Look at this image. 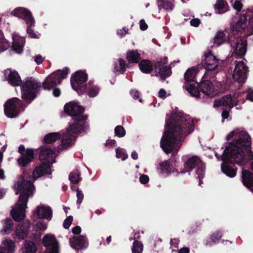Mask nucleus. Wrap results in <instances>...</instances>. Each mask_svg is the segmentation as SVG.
<instances>
[{"label":"nucleus","instance_id":"nucleus-1","mask_svg":"<svg viewBox=\"0 0 253 253\" xmlns=\"http://www.w3.org/2000/svg\"><path fill=\"white\" fill-rule=\"evenodd\" d=\"M226 139L231 141L228 146L222 152L221 154L214 152L218 160L223 161L221 165L222 172L231 178L236 175V169L233 168L227 163H235L243 166L253 159V153L251 149V138L249 134L241 128H236L229 132Z\"/></svg>","mask_w":253,"mask_h":253},{"label":"nucleus","instance_id":"nucleus-2","mask_svg":"<svg viewBox=\"0 0 253 253\" xmlns=\"http://www.w3.org/2000/svg\"><path fill=\"white\" fill-rule=\"evenodd\" d=\"M194 122L188 115L177 112L166 118L165 132L161 146L167 153H177L184 138L193 131Z\"/></svg>","mask_w":253,"mask_h":253},{"label":"nucleus","instance_id":"nucleus-3","mask_svg":"<svg viewBox=\"0 0 253 253\" xmlns=\"http://www.w3.org/2000/svg\"><path fill=\"white\" fill-rule=\"evenodd\" d=\"M65 112L71 116L75 123L70 124L66 133L63 135L61 144L55 151L66 149L72 146L78 134L84 130L86 116L83 114L84 108L76 102H70L64 106Z\"/></svg>","mask_w":253,"mask_h":253},{"label":"nucleus","instance_id":"nucleus-4","mask_svg":"<svg viewBox=\"0 0 253 253\" xmlns=\"http://www.w3.org/2000/svg\"><path fill=\"white\" fill-rule=\"evenodd\" d=\"M14 188L16 194H20L18 201L11 211V214L15 221H20L25 217L29 198L33 195L35 189L33 183L30 180L25 181L22 176L15 182Z\"/></svg>","mask_w":253,"mask_h":253},{"label":"nucleus","instance_id":"nucleus-5","mask_svg":"<svg viewBox=\"0 0 253 253\" xmlns=\"http://www.w3.org/2000/svg\"><path fill=\"white\" fill-rule=\"evenodd\" d=\"M4 79L13 86L21 85V96L26 102H31L37 96L40 84L32 77L27 78L23 82L18 72L10 68L3 72Z\"/></svg>","mask_w":253,"mask_h":253},{"label":"nucleus","instance_id":"nucleus-6","mask_svg":"<svg viewBox=\"0 0 253 253\" xmlns=\"http://www.w3.org/2000/svg\"><path fill=\"white\" fill-rule=\"evenodd\" d=\"M11 14L14 16L22 19L26 23L27 29V32L30 37L39 39L41 34L35 32L32 28L35 26V21L32 12L28 9L19 7L15 8L12 12Z\"/></svg>","mask_w":253,"mask_h":253},{"label":"nucleus","instance_id":"nucleus-7","mask_svg":"<svg viewBox=\"0 0 253 253\" xmlns=\"http://www.w3.org/2000/svg\"><path fill=\"white\" fill-rule=\"evenodd\" d=\"M194 169H196V174L199 179V184L202 183L201 179L205 175V165L203 163L200 158L197 156H193L189 157L184 163V169L180 173H184L188 172L190 174V172Z\"/></svg>","mask_w":253,"mask_h":253},{"label":"nucleus","instance_id":"nucleus-8","mask_svg":"<svg viewBox=\"0 0 253 253\" xmlns=\"http://www.w3.org/2000/svg\"><path fill=\"white\" fill-rule=\"evenodd\" d=\"M208 77L202 79V82L199 87H200L201 91L205 95L210 98L213 97L217 95L219 92H223L225 90V85L220 82H215L214 83H211L208 80Z\"/></svg>","mask_w":253,"mask_h":253},{"label":"nucleus","instance_id":"nucleus-9","mask_svg":"<svg viewBox=\"0 0 253 253\" xmlns=\"http://www.w3.org/2000/svg\"><path fill=\"white\" fill-rule=\"evenodd\" d=\"M219 60L211 52H205L202 65L206 72L203 76V78H206L207 76L213 77L219 71Z\"/></svg>","mask_w":253,"mask_h":253},{"label":"nucleus","instance_id":"nucleus-10","mask_svg":"<svg viewBox=\"0 0 253 253\" xmlns=\"http://www.w3.org/2000/svg\"><path fill=\"white\" fill-rule=\"evenodd\" d=\"M197 73V71L195 68L189 69L185 73L184 78L186 81L185 87L190 95L196 98L201 95L198 88V83L194 80Z\"/></svg>","mask_w":253,"mask_h":253},{"label":"nucleus","instance_id":"nucleus-11","mask_svg":"<svg viewBox=\"0 0 253 253\" xmlns=\"http://www.w3.org/2000/svg\"><path fill=\"white\" fill-rule=\"evenodd\" d=\"M69 73V69L64 68L62 70H57L49 75L42 83L43 88L50 90L57 84H60L62 80L66 78Z\"/></svg>","mask_w":253,"mask_h":253},{"label":"nucleus","instance_id":"nucleus-12","mask_svg":"<svg viewBox=\"0 0 253 253\" xmlns=\"http://www.w3.org/2000/svg\"><path fill=\"white\" fill-rule=\"evenodd\" d=\"M240 95V93L237 92L234 94L232 97L230 95H227L221 98L216 99L214 102L213 106L214 107H222L223 108L230 109L234 106L245 102L244 99L241 100H238Z\"/></svg>","mask_w":253,"mask_h":253},{"label":"nucleus","instance_id":"nucleus-13","mask_svg":"<svg viewBox=\"0 0 253 253\" xmlns=\"http://www.w3.org/2000/svg\"><path fill=\"white\" fill-rule=\"evenodd\" d=\"M87 79V74L83 71H77L72 75L71 79V84L73 89L79 94L86 91V85L83 84Z\"/></svg>","mask_w":253,"mask_h":253},{"label":"nucleus","instance_id":"nucleus-14","mask_svg":"<svg viewBox=\"0 0 253 253\" xmlns=\"http://www.w3.org/2000/svg\"><path fill=\"white\" fill-rule=\"evenodd\" d=\"M21 105L20 100L17 97H13L8 100L4 104L5 115L10 118L17 117L20 112Z\"/></svg>","mask_w":253,"mask_h":253},{"label":"nucleus","instance_id":"nucleus-15","mask_svg":"<svg viewBox=\"0 0 253 253\" xmlns=\"http://www.w3.org/2000/svg\"><path fill=\"white\" fill-rule=\"evenodd\" d=\"M167 58L164 57L159 60L154 66L155 76L162 80L170 76L171 74L170 67L167 65Z\"/></svg>","mask_w":253,"mask_h":253},{"label":"nucleus","instance_id":"nucleus-16","mask_svg":"<svg viewBox=\"0 0 253 253\" xmlns=\"http://www.w3.org/2000/svg\"><path fill=\"white\" fill-rule=\"evenodd\" d=\"M231 47L232 54L242 57L244 56L247 51V41L245 38L243 37L238 38L235 41H233L231 39Z\"/></svg>","mask_w":253,"mask_h":253},{"label":"nucleus","instance_id":"nucleus-17","mask_svg":"<svg viewBox=\"0 0 253 253\" xmlns=\"http://www.w3.org/2000/svg\"><path fill=\"white\" fill-rule=\"evenodd\" d=\"M247 20L246 12L235 18L231 24V28L233 32L241 33L246 30L248 32Z\"/></svg>","mask_w":253,"mask_h":253},{"label":"nucleus","instance_id":"nucleus-18","mask_svg":"<svg viewBox=\"0 0 253 253\" xmlns=\"http://www.w3.org/2000/svg\"><path fill=\"white\" fill-rule=\"evenodd\" d=\"M247 67L243 61L236 63V66L232 75L233 79L239 83H244L247 79L246 73Z\"/></svg>","mask_w":253,"mask_h":253},{"label":"nucleus","instance_id":"nucleus-19","mask_svg":"<svg viewBox=\"0 0 253 253\" xmlns=\"http://www.w3.org/2000/svg\"><path fill=\"white\" fill-rule=\"evenodd\" d=\"M42 241L46 248L45 253H59V244L54 235L47 234L43 237Z\"/></svg>","mask_w":253,"mask_h":253},{"label":"nucleus","instance_id":"nucleus-20","mask_svg":"<svg viewBox=\"0 0 253 253\" xmlns=\"http://www.w3.org/2000/svg\"><path fill=\"white\" fill-rule=\"evenodd\" d=\"M24 147L20 145L19 147V152L21 154V157L17 160L20 167H25L30 163L34 158V151L32 149H27L24 152Z\"/></svg>","mask_w":253,"mask_h":253},{"label":"nucleus","instance_id":"nucleus-21","mask_svg":"<svg viewBox=\"0 0 253 253\" xmlns=\"http://www.w3.org/2000/svg\"><path fill=\"white\" fill-rule=\"evenodd\" d=\"M34 216L39 219H45L50 220L52 218V211L49 206L41 204L37 207L34 211Z\"/></svg>","mask_w":253,"mask_h":253},{"label":"nucleus","instance_id":"nucleus-22","mask_svg":"<svg viewBox=\"0 0 253 253\" xmlns=\"http://www.w3.org/2000/svg\"><path fill=\"white\" fill-rule=\"evenodd\" d=\"M30 226V222L28 220L24 221L22 224H18L15 230L13 237L16 240H23L26 238L28 234V230Z\"/></svg>","mask_w":253,"mask_h":253},{"label":"nucleus","instance_id":"nucleus-23","mask_svg":"<svg viewBox=\"0 0 253 253\" xmlns=\"http://www.w3.org/2000/svg\"><path fill=\"white\" fill-rule=\"evenodd\" d=\"M69 243L72 248L77 250L86 248L88 244L86 237L83 235L70 238Z\"/></svg>","mask_w":253,"mask_h":253},{"label":"nucleus","instance_id":"nucleus-24","mask_svg":"<svg viewBox=\"0 0 253 253\" xmlns=\"http://www.w3.org/2000/svg\"><path fill=\"white\" fill-rule=\"evenodd\" d=\"M39 158L41 162L51 166L55 163V152L49 148H43L41 151Z\"/></svg>","mask_w":253,"mask_h":253},{"label":"nucleus","instance_id":"nucleus-25","mask_svg":"<svg viewBox=\"0 0 253 253\" xmlns=\"http://www.w3.org/2000/svg\"><path fill=\"white\" fill-rule=\"evenodd\" d=\"M51 174L50 166L42 162V164L36 167L33 172V177L36 179L44 175Z\"/></svg>","mask_w":253,"mask_h":253},{"label":"nucleus","instance_id":"nucleus-26","mask_svg":"<svg viewBox=\"0 0 253 253\" xmlns=\"http://www.w3.org/2000/svg\"><path fill=\"white\" fill-rule=\"evenodd\" d=\"M12 50L17 53H21L23 50V47L25 42L24 38L19 36L17 33H14L12 35Z\"/></svg>","mask_w":253,"mask_h":253},{"label":"nucleus","instance_id":"nucleus-27","mask_svg":"<svg viewBox=\"0 0 253 253\" xmlns=\"http://www.w3.org/2000/svg\"><path fill=\"white\" fill-rule=\"evenodd\" d=\"M242 181L244 185L248 188H251L253 193V189L251 188L253 186V173L249 170H243Z\"/></svg>","mask_w":253,"mask_h":253},{"label":"nucleus","instance_id":"nucleus-28","mask_svg":"<svg viewBox=\"0 0 253 253\" xmlns=\"http://www.w3.org/2000/svg\"><path fill=\"white\" fill-rule=\"evenodd\" d=\"M127 68V64L125 60L119 58L114 61L113 72L116 75L123 74Z\"/></svg>","mask_w":253,"mask_h":253},{"label":"nucleus","instance_id":"nucleus-29","mask_svg":"<svg viewBox=\"0 0 253 253\" xmlns=\"http://www.w3.org/2000/svg\"><path fill=\"white\" fill-rule=\"evenodd\" d=\"M14 242L11 240H5L0 247V253H14Z\"/></svg>","mask_w":253,"mask_h":253},{"label":"nucleus","instance_id":"nucleus-30","mask_svg":"<svg viewBox=\"0 0 253 253\" xmlns=\"http://www.w3.org/2000/svg\"><path fill=\"white\" fill-rule=\"evenodd\" d=\"M159 170L161 173L167 176L175 171L178 173H180L176 169H173L168 161L162 162L159 164Z\"/></svg>","mask_w":253,"mask_h":253},{"label":"nucleus","instance_id":"nucleus-31","mask_svg":"<svg viewBox=\"0 0 253 253\" xmlns=\"http://www.w3.org/2000/svg\"><path fill=\"white\" fill-rule=\"evenodd\" d=\"M222 236V233L219 230L213 232L209 239L205 241V244L207 246H211L213 244H217Z\"/></svg>","mask_w":253,"mask_h":253},{"label":"nucleus","instance_id":"nucleus-32","mask_svg":"<svg viewBox=\"0 0 253 253\" xmlns=\"http://www.w3.org/2000/svg\"><path fill=\"white\" fill-rule=\"evenodd\" d=\"M21 250L22 253H36L37 246L34 242L26 240L23 243Z\"/></svg>","mask_w":253,"mask_h":253},{"label":"nucleus","instance_id":"nucleus-33","mask_svg":"<svg viewBox=\"0 0 253 253\" xmlns=\"http://www.w3.org/2000/svg\"><path fill=\"white\" fill-rule=\"evenodd\" d=\"M216 13L221 14L228 10L227 2L224 0H217L214 5Z\"/></svg>","mask_w":253,"mask_h":253},{"label":"nucleus","instance_id":"nucleus-34","mask_svg":"<svg viewBox=\"0 0 253 253\" xmlns=\"http://www.w3.org/2000/svg\"><path fill=\"white\" fill-rule=\"evenodd\" d=\"M139 66L141 71L145 74L150 73L153 69L152 63L148 60H142L139 63Z\"/></svg>","mask_w":253,"mask_h":253},{"label":"nucleus","instance_id":"nucleus-35","mask_svg":"<svg viewBox=\"0 0 253 253\" xmlns=\"http://www.w3.org/2000/svg\"><path fill=\"white\" fill-rule=\"evenodd\" d=\"M61 134L59 132H52L45 135L43 138V141L46 144H51L59 139Z\"/></svg>","mask_w":253,"mask_h":253},{"label":"nucleus","instance_id":"nucleus-36","mask_svg":"<svg viewBox=\"0 0 253 253\" xmlns=\"http://www.w3.org/2000/svg\"><path fill=\"white\" fill-rule=\"evenodd\" d=\"M3 228L1 232L3 234H8L11 232L13 229V223L10 219H5L2 221Z\"/></svg>","mask_w":253,"mask_h":253},{"label":"nucleus","instance_id":"nucleus-37","mask_svg":"<svg viewBox=\"0 0 253 253\" xmlns=\"http://www.w3.org/2000/svg\"><path fill=\"white\" fill-rule=\"evenodd\" d=\"M126 58L129 62L137 63L140 60V55L137 50H131L127 52Z\"/></svg>","mask_w":253,"mask_h":253},{"label":"nucleus","instance_id":"nucleus-38","mask_svg":"<svg viewBox=\"0 0 253 253\" xmlns=\"http://www.w3.org/2000/svg\"><path fill=\"white\" fill-rule=\"evenodd\" d=\"M159 6H161L163 8L167 11H172L175 6V0H161Z\"/></svg>","mask_w":253,"mask_h":253},{"label":"nucleus","instance_id":"nucleus-39","mask_svg":"<svg viewBox=\"0 0 253 253\" xmlns=\"http://www.w3.org/2000/svg\"><path fill=\"white\" fill-rule=\"evenodd\" d=\"M86 91H87L88 95L90 97H94L98 95L100 91V88L98 86L93 85L90 82H89L88 86H86Z\"/></svg>","mask_w":253,"mask_h":253},{"label":"nucleus","instance_id":"nucleus-40","mask_svg":"<svg viewBox=\"0 0 253 253\" xmlns=\"http://www.w3.org/2000/svg\"><path fill=\"white\" fill-rule=\"evenodd\" d=\"M227 35L223 31H218L214 38V43L217 45H220L225 41Z\"/></svg>","mask_w":253,"mask_h":253},{"label":"nucleus","instance_id":"nucleus-41","mask_svg":"<svg viewBox=\"0 0 253 253\" xmlns=\"http://www.w3.org/2000/svg\"><path fill=\"white\" fill-rule=\"evenodd\" d=\"M247 18H249L248 25V32L253 34V7L249 8L246 10Z\"/></svg>","mask_w":253,"mask_h":253},{"label":"nucleus","instance_id":"nucleus-42","mask_svg":"<svg viewBox=\"0 0 253 253\" xmlns=\"http://www.w3.org/2000/svg\"><path fill=\"white\" fill-rule=\"evenodd\" d=\"M143 250V245L141 242L134 240L131 248L132 253H142Z\"/></svg>","mask_w":253,"mask_h":253},{"label":"nucleus","instance_id":"nucleus-43","mask_svg":"<svg viewBox=\"0 0 253 253\" xmlns=\"http://www.w3.org/2000/svg\"><path fill=\"white\" fill-rule=\"evenodd\" d=\"M9 46V42L3 37L2 35H0V52L7 50Z\"/></svg>","mask_w":253,"mask_h":253},{"label":"nucleus","instance_id":"nucleus-44","mask_svg":"<svg viewBox=\"0 0 253 253\" xmlns=\"http://www.w3.org/2000/svg\"><path fill=\"white\" fill-rule=\"evenodd\" d=\"M80 174L78 170H76L75 172H71L69 174V179L70 181L73 183H77L79 181H80L82 179V178L80 176Z\"/></svg>","mask_w":253,"mask_h":253},{"label":"nucleus","instance_id":"nucleus-45","mask_svg":"<svg viewBox=\"0 0 253 253\" xmlns=\"http://www.w3.org/2000/svg\"><path fill=\"white\" fill-rule=\"evenodd\" d=\"M116 157L117 158H120L122 161L126 160L128 157L125 150L124 149L118 147L116 149Z\"/></svg>","mask_w":253,"mask_h":253},{"label":"nucleus","instance_id":"nucleus-46","mask_svg":"<svg viewBox=\"0 0 253 253\" xmlns=\"http://www.w3.org/2000/svg\"><path fill=\"white\" fill-rule=\"evenodd\" d=\"M114 131L115 135L119 137H123L126 135V130L122 126H117Z\"/></svg>","mask_w":253,"mask_h":253},{"label":"nucleus","instance_id":"nucleus-47","mask_svg":"<svg viewBox=\"0 0 253 253\" xmlns=\"http://www.w3.org/2000/svg\"><path fill=\"white\" fill-rule=\"evenodd\" d=\"M77 204L79 205L78 208H79L80 205L82 203V202L84 199V194L82 192V191L79 188H78L77 189Z\"/></svg>","mask_w":253,"mask_h":253},{"label":"nucleus","instance_id":"nucleus-48","mask_svg":"<svg viewBox=\"0 0 253 253\" xmlns=\"http://www.w3.org/2000/svg\"><path fill=\"white\" fill-rule=\"evenodd\" d=\"M73 218L72 216L67 217L64 221V227L66 229L69 228L73 221Z\"/></svg>","mask_w":253,"mask_h":253},{"label":"nucleus","instance_id":"nucleus-49","mask_svg":"<svg viewBox=\"0 0 253 253\" xmlns=\"http://www.w3.org/2000/svg\"><path fill=\"white\" fill-rule=\"evenodd\" d=\"M37 227L41 230H45L47 228V224L42 221H40L36 224Z\"/></svg>","mask_w":253,"mask_h":253},{"label":"nucleus","instance_id":"nucleus-50","mask_svg":"<svg viewBox=\"0 0 253 253\" xmlns=\"http://www.w3.org/2000/svg\"><path fill=\"white\" fill-rule=\"evenodd\" d=\"M149 181V176L146 174H140L139 181L141 184H145Z\"/></svg>","mask_w":253,"mask_h":253},{"label":"nucleus","instance_id":"nucleus-51","mask_svg":"<svg viewBox=\"0 0 253 253\" xmlns=\"http://www.w3.org/2000/svg\"><path fill=\"white\" fill-rule=\"evenodd\" d=\"M242 4L239 0H235L233 4V8L237 11H240L242 8Z\"/></svg>","mask_w":253,"mask_h":253},{"label":"nucleus","instance_id":"nucleus-52","mask_svg":"<svg viewBox=\"0 0 253 253\" xmlns=\"http://www.w3.org/2000/svg\"><path fill=\"white\" fill-rule=\"evenodd\" d=\"M158 96L161 98L165 99L168 95L166 91L164 89L162 88L158 92Z\"/></svg>","mask_w":253,"mask_h":253},{"label":"nucleus","instance_id":"nucleus-53","mask_svg":"<svg viewBox=\"0 0 253 253\" xmlns=\"http://www.w3.org/2000/svg\"><path fill=\"white\" fill-rule=\"evenodd\" d=\"M200 20L198 18L193 19L190 21L191 25L194 27H198L200 24Z\"/></svg>","mask_w":253,"mask_h":253},{"label":"nucleus","instance_id":"nucleus-54","mask_svg":"<svg viewBox=\"0 0 253 253\" xmlns=\"http://www.w3.org/2000/svg\"><path fill=\"white\" fill-rule=\"evenodd\" d=\"M139 26L140 29L142 31L146 30L148 28L147 24L145 23L144 20L143 19H142L140 21Z\"/></svg>","mask_w":253,"mask_h":253},{"label":"nucleus","instance_id":"nucleus-55","mask_svg":"<svg viewBox=\"0 0 253 253\" xmlns=\"http://www.w3.org/2000/svg\"><path fill=\"white\" fill-rule=\"evenodd\" d=\"M117 33L118 35L123 37L128 34L127 30L125 28L120 29L117 30Z\"/></svg>","mask_w":253,"mask_h":253},{"label":"nucleus","instance_id":"nucleus-56","mask_svg":"<svg viewBox=\"0 0 253 253\" xmlns=\"http://www.w3.org/2000/svg\"><path fill=\"white\" fill-rule=\"evenodd\" d=\"M116 141L114 139H108L106 141L105 145L106 146L114 147L116 145Z\"/></svg>","mask_w":253,"mask_h":253},{"label":"nucleus","instance_id":"nucleus-57","mask_svg":"<svg viewBox=\"0 0 253 253\" xmlns=\"http://www.w3.org/2000/svg\"><path fill=\"white\" fill-rule=\"evenodd\" d=\"M247 99L253 102V89H249L247 95Z\"/></svg>","mask_w":253,"mask_h":253},{"label":"nucleus","instance_id":"nucleus-58","mask_svg":"<svg viewBox=\"0 0 253 253\" xmlns=\"http://www.w3.org/2000/svg\"><path fill=\"white\" fill-rule=\"evenodd\" d=\"M130 93L133 99H137L139 98V92L137 90L132 89L130 90Z\"/></svg>","mask_w":253,"mask_h":253},{"label":"nucleus","instance_id":"nucleus-59","mask_svg":"<svg viewBox=\"0 0 253 253\" xmlns=\"http://www.w3.org/2000/svg\"><path fill=\"white\" fill-rule=\"evenodd\" d=\"M34 60L37 64H40L43 62V58L41 55H37L35 57Z\"/></svg>","mask_w":253,"mask_h":253},{"label":"nucleus","instance_id":"nucleus-60","mask_svg":"<svg viewBox=\"0 0 253 253\" xmlns=\"http://www.w3.org/2000/svg\"><path fill=\"white\" fill-rule=\"evenodd\" d=\"M81 232V228L79 226H76L72 229V232L74 234L78 235Z\"/></svg>","mask_w":253,"mask_h":253},{"label":"nucleus","instance_id":"nucleus-61","mask_svg":"<svg viewBox=\"0 0 253 253\" xmlns=\"http://www.w3.org/2000/svg\"><path fill=\"white\" fill-rule=\"evenodd\" d=\"M61 91L59 88H53V94L55 97H58L60 95Z\"/></svg>","mask_w":253,"mask_h":253},{"label":"nucleus","instance_id":"nucleus-62","mask_svg":"<svg viewBox=\"0 0 253 253\" xmlns=\"http://www.w3.org/2000/svg\"><path fill=\"white\" fill-rule=\"evenodd\" d=\"M229 117V113L227 111L224 110L222 113V119H227Z\"/></svg>","mask_w":253,"mask_h":253},{"label":"nucleus","instance_id":"nucleus-63","mask_svg":"<svg viewBox=\"0 0 253 253\" xmlns=\"http://www.w3.org/2000/svg\"><path fill=\"white\" fill-rule=\"evenodd\" d=\"M189 249L188 248H183L179 250L178 253H189Z\"/></svg>","mask_w":253,"mask_h":253},{"label":"nucleus","instance_id":"nucleus-64","mask_svg":"<svg viewBox=\"0 0 253 253\" xmlns=\"http://www.w3.org/2000/svg\"><path fill=\"white\" fill-rule=\"evenodd\" d=\"M131 157L133 160H137L138 159V154L137 153L133 151L131 154Z\"/></svg>","mask_w":253,"mask_h":253}]
</instances>
